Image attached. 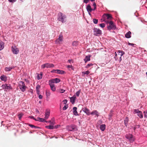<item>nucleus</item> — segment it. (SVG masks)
Here are the masks:
<instances>
[{"label": "nucleus", "instance_id": "1", "mask_svg": "<svg viewBox=\"0 0 147 147\" xmlns=\"http://www.w3.org/2000/svg\"><path fill=\"white\" fill-rule=\"evenodd\" d=\"M102 18L101 20L102 21H104L106 23L110 21H112V17L111 14H104L103 15Z\"/></svg>", "mask_w": 147, "mask_h": 147}, {"label": "nucleus", "instance_id": "2", "mask_svg": "<svg viewBox=\"0 0 147 147\" xmlns=\"http://www.w3.org/2000/svg\"><path fill=\"white\" fill-rule=\"evenodd\" d=\"M106 24L107 26L108 29L109 30L111 29L115 30L116 28V26L112 21H110Z\"/></svg>", "mask_w": 147, "mask_h": 147}, {"label": "nucleus", "instance_id": "3", "mask_svg": "<svg viewBox=\"0 0 147 147\" xmlns=\"http://www.w3.org/2000/svg\"><path fill=\"white\" fill-rule=\"evenodd\" d=\"M58 19L59 21H61L62 23H64L66 21V16L61 12L58 13Z\"/></svg>", "mask_w": 147, "mask_h": 147}, {"label": "nucleus", "instance_id": "4", "mask_svg": "<svg viewBox=\"0 0 147 147\" xmlns=\"http://www.w3.org/2000/svg\"><path fill=\"white\" fill-rule=\"evenodd\" d=\"M19 86L20 89L22 92L25 91L27 88L25 86L24 82L22 81L19 82Z\"/></svg>", "mask_w": 147, "mask_h": 147}, {"label": "nucleus", "instance_id": "5", "mask_svg": "<svg viewBox=\"0 0 147 147\" xmlns=\"http://www.w3.org/2000/svg\"><path fill=\"white\" fill-rule=\"evenodd\" d=\"M54 65L52 64H50L49 63H46L42 65L41 67L42 69H44L45 67L47 68H50L53 67H54Z\"/></svg>", "mask_w": 147, "mask_h": 147}, {"label": "nucleus", "instance_id": "6", "mask_svg": "<svg viewBox=\"0 0 147 147\" xmlns=\"http://www.w3.org/2000/svg\"><path fill=\"white\" fill-rule=\"evenodd\" d=\"M125 137L127 139L129 140L130 142H132L134 140V138L132 134H127L125 135Z\"/></svg>", "mask_w": 147, "mask_h": 147}, {"label": "nucleus", "instance_id": "7", "mask_svg": "<svg viewBox=\"0 0 147 147\" xmlns=\"http://www.w3.org/2000/svg\"><path fill=\"white\" fill-rule=\"evenodd\" d=\"M11 51L13 53L15 54H18L19 52V49L16 47L15 45H13L12 46Z\"/></svg>", "mask_w": 147, "mask_h": 147}, {"label": "nucleus", "instance_id": "8", "mask_svg": "<svg viewBox=\"0 0 147 147\" xmlns=\"http://www.w3.org/2000/svg\"><path fill=\"white\" fill-rule=\"evenodd\" d=\"M134 113H137V115L140 118H142L143 115L142 112L138 109H134Z\"/></svg>", "mask_w": 147, "mask_h": 147}, {"label": "nucleus", "instance_id": "9", "mask_svg": "<svg viewBox=\"0 0 147 147\" xmlns=\"http://www.w3.org/2000/svg\"><path fill=\"white\" fill-rule=\"evenodd\" d=\"M94 34H96V35L97 36L98 34H101L102 33V31L99 29L96 28H94Z\"/></svg>", "mask_w": 147, "mask_h": 147}, {"label": "nucleus", "instance_id": "10", "mask_svg": "<svg viewBox=\"0 0 147 147\" xmlns=\"http://www.w3.org/2000/svg\"><path fill=\"white\" fill-rule=\"evenodd\" d=\"M63 36L62 34H60L59 37V38L56 40V42L57 43H60L63 40Z\"/></svg>", "mask_w": 147, "mask_h": 147}, {"label": "nucleus", "instance_id": "11", "mask_svg": "<svg viewBox=\"0 0 147 147\" xmlns=\"http://www.w3.org/2000/svg\"><path fill=\"white\" fill-rule=\"evenodd\" d=\"M86 9L89 14L91 15V14L90 13L93 10V9L92 8L90 5L89 4L86 7Z\"/></svg>", "mask_w": 147, "mask_h": 147}, {"label": "nucleus", "instance_id": "12", "mask_svg": "<svg viewBox=\"0 0 147 147\" xmlns=\"http://www.w3.org/2000/svg\"><path fill=\"white\" fill-rule=\"evenodd\" d=\"M83 111L85 112L87 115H89L90 114V110L87 108L86 107L83 108Z\"/></svg>", "mask_w": 147, "mask_h": 147}, {"label": "nucleus", "instance_id": "13", "mask_svg": "<svg viewBox=\"0 0 147 147\" xmlns=\"http://www.w3.org/2000/svg\"><path fill=\"white\" fill-rule=\"evenodd\" d=\"M49 84L50 86L51 89L53 91H55L56 90V88L54 84L51 83H50Z\"/></svg>", "mask_w": 147, "mask_h": 147}, {"label": "nucleus", "instance_id": "14", "mask_svg": "<svg viewBox=\"0 0 147 147\" xmlns=\"http://www.w3.org/2000/svg\"><path fill=\"white\" fill-rule=\"evenodd\" d=\"M14 67H15L13 66H9L8 67H6L5 69L6 71H10L12 69L14 68Z\"/></svg>", "mask_w": 147, "mask_h": 147}, {"label": "nucleus", "instance_id": "15", "mask_svg": "<svg viewBox=\"0 0 147 147\" xmlns=\"http://www.w3.org/2000/svg\"><path fill=\"white\" fill-rule=\"evenodd\" d=\"M76 99V97L74 96H73L70 98V101L72 104H73L74 103Z\"/></svg>", "mask_w": 147, "mask_h": 147}, {"label": "nucleus", "instance_id": "16", "mask_svg": "<svg viewBox=\"0 0 147 147\" xmlns=\"http://www.w3.org/2000/svg\"><path fill=\"white\" fill-rule=\"evenodd\" d=\"M73 113L76 116L78 115L77 111V108L76 107H74L73 108Z\"/></svg>", "mask_w": 147, "mask_h": 147}, {"label": "nucleus", "instance_id": "17", "mask_svg": "<svg viewBox=\"0 0 147 147\" xmlns=\"http://www.w3.org/2000/svg\"><path fill=\"white\" fill-rule=\"evenodd\" d=\"M57 73L60 74H64L65 73V72L62 70H60L59 69H57L54 70Z\"/></svg>", "mask_w": 147, "mask_h": 147}, {"label": "nucleus", "instance_id": "18", "mask_svg": "<svg viewBox=\"0 0 147 147\" xmlns=\"http://www.w3.org/2000/svg\"><path fill=\"white\" fill-rule=\"evenodd\" d=\"M50 112L49 111H46V112L45 114V119H48L50 115Z\"/></svg>", "mask_w": 147, "mask_h": 147}, {"label": "nucleus", "instance_id": "19", "mask_svg": "<svg viewBox=\"0 0 147 147\" xmlns=\"http://www.w3.org/2000/svg\"><path fill=\"white\" fill-rule=\"evenodd\" d=\"M4 46V44L3 42L1 41H0V51L3 49Z\"/></svg>", "mask_w": 147, "mask_h": 147}, {"label": "nucleus", "instance_id": "20", "mask_svg": "<svg viewBox=\"0 0 147 147\" xmlns=\"http://www.w3.org/2000/svg\"><path fill=\"white\" fill-rule=\"evenodd\" d=\"M118 52L120 53H121V55H120L119 56L120 58V61H121L122 60L121 57L124 54V52L120 50H119Z\"/></svg>", "mask_w": 147, "mask_h": 147}, {"label": "nucleus", "instance_id": "21", "mask_svg": "<svg viewBox=\"0 0 147 147\" xmlns=\"http://www.w3.org/2000/svg\"><path fill=\"white\" fill-rule=\"evenodd\" d=\"M131 33L130 31H129L125 35V36L126 38H130L131 37Z\"/></svg>", "mask_w": 147, "mask_h": 147}, {"label": "nucleus", "instance_id": "22", "mask_svg": "<svg viewBox=\"0 0 147 147\" xmlns=\"http://www.w3.org/2000/svg\"><path fill=\"white\" fill-rule=\"evenodd\" d=\"M40 85L38 84H37L36 87V89L37 94H39V89H40Z\"/></svg>", "mask_w": 147, "mask_h": 147}, {"label": "nucleus", "instance_id": "23", "mask_svg": "<svg viewBox=\"0 0 147 147\" xmlns=\"http://www.w3.org/2000/svg\"><path fill=\"white\" fill-rule=\"evenodd\" d=\"M98 113L97 111L96 110H94L92 111L90 114L92 115H96L97 117L98 116Z\"/></svg>", "mask_w": 147, "mask_h": 147}, {"label": "nucleus", "instance_id": "24", "mask_svg": "<svg viewBox=\"0 0 147 147\" xmlns=\"http://www.w3.org/2000/svg\"><path fill=\"white\" fill-rule=\"evenodd\" d=\"M90 56L89 55L86 56L85 58L84 59V60L86 63L88 61H90Z\"/></svg>", "mask_w": 147, "mask_h": 147}, {"label": "nucleus", "instance_id": "25", "mask_svg": "<svg viewBox=\"0 0 147 147\" xmlns=\"http://www.w3.org/2000/svg\"><path fill=\"white\" fill-rule=\"evenodd\" d=\"M46 128L50 129H54V127L53 125H49L45 126Z\"/></svg>", "mask_w": 147, "mask_h": 147}, {"label": "nucleus", "instance_id": "26", "mask_svg": "<svg viewBox=\"0 0 147 147\" xmlns=\"http://www.w3.org/2000/svg\"><path fill=\"white\" fill-rule=\"evenodd\" d=\"M1 79V80L4 81H6V78L5 76L3 75L1 76L0 77Z\"/></svg>", "mask_w": 147, "mask_h": 147}, {"label": "nucleus", "instance_id": "27", "mask_svg": "<svg viewBox=\"0 0 147 147\" xmlns=\"http://www.w3.org/2000/svg\"><path fill=\"white\" fill-rule=\"evenodd\" d=\"M106 126L105 125L103 124L100 126V129L102 131H104L105 129Z\"/></svg>", "mask_w": 147, "mask_h": 147}, {"label": "nucleus", "instance_id": "28", "mask_svg": "<svg viewBox=\"0 0 147 147\" xmlns=\"http://www.w3.org/2000/svg\"><path fill=\"white\" fill-rule=\"evenodd\" d=\"M42 78V73H40V74H37V78L38 80H39Z\"/></svg>", "mask_w": 147, "mask_h": 147}, {"label": "nucleus", "instance_id": "29", "mask_svg": "<svg viewBox=\"0 0 147 147\" xmlns=\"http://www.w3.org/2000/svg\"><path fill=\"white\" fill-rule=\"evenodd\" d=\"M37 120L40 122H45V119L44 118L38 117L37 118Z\"/></svg>", "mask_w": 147, "mask_h": 147}, {"label": "nucleus", "instance_id": "30", "mask_svg": "<svg viewBox=\"0 0 147 147\" xmlns=\"http://www.w3.org/2000/svg\"><path fill=\"white\" fill-rule=\"evenodd\" d=\"M5 86H6V89L8 90H11L12 89V88L10 85H8L7 84V85H5Z\"/></svg>", "mask_w": 147, "mask_h": 147}, {"label": "nucleus", "instance_id": "31", "mask_svg": "<svg viewBox=\"0 0 147 147\" xmlns=\"http://www.w3.org/2000/svg\"><path fill=\"white\" fill-rule=\"evenodd\" d=\"M46 94L47 97L49 96L50 95V92L49 90H47L46 91Z\"/></svg>", "mask_w": 147, "mask_h": 147}, {"label": "nucleus", "instance_id": "32", "mask_svg": "<svg viewBox=\"0 0 147 147\" xmlns=\"http://www.w3.org/2000/svg\"><path fill=\"white\" fill-rule=\"evenodd\" d=\"M90 73V72L88 71H83L82 72V74L83 75H84L85 74L86 75H88L89 73Z\"/></svg>", "mask_w": 147, "mask_h": 147}, {"label": "nucleus", "instance_id": "33", "mask_svg": "<svg viewBox=\"0 0 147 147\" xmlns=\"http://www.w3.org/2000/svg\"><path fill=\"white\" fill-rule=\"evenodd\" d=\"M128 121V119L127 117H126L125 119L124 120V123L126 126V124L127 123Z\"/></svg>", "mask_w": 147, "mask_h": 147}, {"label": "nucleus", "instance_id": "34", "mask_svg": "<svg viewBox=\"0 0 147 147\" xmlns=\"http://www.w3.org/2000/svg\"><path fill=\"white\" fill-rule=\"evenodd\" d=\"M60 80L58 78H56L55 79V83H59L60 81Z\"/></svg>", "mask_w": 147, "mask_h": 147}, {"label": "nucleus", "instance_id": "35", "mask_svg": "<svg viewBox=\"0 0 147 147\" xmlns=\"http://www.w3.org/2000/svg\"><path fill=\"white\" fill-rule=\"evenodd\" d=\"M70 127L72 129L70 130V131H72L73 130H75L76 129V126L75 125H72Z\"/></svg>", "mask_w": 147, "mask_h": 147}, {"label": "nucleus", "instance_id": "36", "mask_svg": "<svg viewBox=\"0 0 147 147\" xmlns=\"http://www.w3.org/2000/svg\"><path fill=\"white\" fill-rule=\"evenodd\" d=\"M23 115V114L22 113H20L18 115V117L19 119V120H20L21 119Z\"/></svg>", "mask_w": 147, "mask_h": 147}, {"label": "nucleus", "instance_id": "37", "mask_svg": "<svg viewBox=\"0 0 147 147\" xmlns=\"http://www.w3.org/2000/svg\"><path fill=\"white\" fill-rule=\"evenodd\" d=\"M65 91V90H63V89H60L58 90V92H60V93H63Z\"/></svg>", "mask_w": 147, "mask_h": 147}, {"label": "nucleus", "instance_id": "38", "mask_svg": "<svg viewBox=\"0 0 147 147\" xmlns=\"http://www.w3.org/2000/svg\"><path fill=\"white\" fill-rule=\"evenodd\" d=\"M93 22L94 24H97L98 22V20L95 19H93Z\"/></svg>", "mask_w": 147, "mask_h": 147}, {"label": "nucleus", "instance_id": "39", "mask_svg": "<svg viewBox=\"0 0 147 147\" xmlns=\"http://www.w3.org/2000/svg\"><path fill=\"white\" fill-rule=\"evenodd\" d=\"M99 26L102 28H104L105 26V24L104 23L100 24H99Z\"/></svg>", "mask_w": 147, "mask_h": 147}, {"label": "nucleus", "instance_id": "40", "mask_svg": "<svg viewBox=\"0 0 147 147\" xmlns=\"http://www.w3.org/2000/svg\"><path fill=\"white\" fill-rule=\"evenodd\" d=\"M92 65H93V64H92V63H89V64H88L87 65H86V68H88L89 67H90L91 66H92Z\"/></svg>", "mask_w": 147, "mask_h": 147}, {"label": "nucleus", "instance_id": "41", "mask_svg": "<svg viewBox=\"0 0 147 147\" xmlns=\"http://www.w3.org/2000/svg\"><path fill=\"white\" fill-rule=\"evenodd\" d=\"M144 117L147 118V110L146 111H144Z\"/></svg>", "mask_w": 147, "mask_h": 147}, {"label": "nucleus", "instance_id": "42", "mask_svg": "<svg viewBox=\"0 0 147 147\" xmlns=\"http://www.w3.org/2000/svg\"><path fill=\"white\" fill-rule=\"evenodd\" d=\"M80 92V90L79 91H78L76 92V94L77 96H79Z\"/></svg>", "mask_w": 147, "mask_h": 147}, {"label": "nucleus", "instance_id": "43", "mask_svg": "<svg viewBox=\"0 0 147 147\" xmlns=\"http://www.w3.org/2000/svg\"><path fill=\"white\" fill-rule=\"evenodd\" d=\"M113 111L112 110H111L110 111V113L109 114V116L110 117H111L113 116Z\"/></svg>", "mask_w": 147, "mask_h": 147}, {"label": "nucleus", "instance_id": "44", "mask_svg": "<svg viewBox=\"0 0 147 147\" xmlns=\"http://www.w3.org/2000/svg\"><path fill=\"white\" fill-rule=\"evenodd\" d=\"M51 83L53 84L55 83V79H53L52 80H50L49 81V83Z\"/></svg>", "mask_w": 147, "mask_h": 147}, {"label": "nucleus", "instance_id": "45", "mask_svg": "<svg viewBox=\"0 0 147 147\" xmlns=\"http://www.w3.org/2000/svg\"><path fill=\"white\" fill-rule=\"evenodd\" d=\"M49 122L50 123L51 125H54L55 124V123L54 121L51 122V121H49Z\"/></svg>", "mask_w": 147, "mask_h": 147}, {"label": "nucleus", "instance_id": "46", "mask_svg": "<svg viewBox=\"0 0 147 147\" xmlns=\"http://www.w3.org/2000/svg\"><path fill=\"white\" fill-rule=\"evenodd\" d=\"M7 84H3L2 86V87L3 89H6V86L5 85H7Z\"/></svg>", "mask_w": 147, "mask_h": 147}, {"label": "nucleus", "instance_id": "47", "mask_svg": "<svg viewBox=\"0 0 147 147\" xmlns=\"http://www.w3.org/2000/svg\"><path fill=\"white\" fill-rule=\"evenodd\" d=\"M89 0H84V2L86 3H88L89 2Z\"/></svg>", "mask_w": 147, "mask_h": 147}, {"label": "nucleus", "instance_id": "48", "mask_svg": "<svg viewBox=\"0 0 147 147\" xmlns=\"http://www.w3.org/2000/svg\"><path fill=\"white\" fill-rule=\"evenodd\" d=\"M67 67L69 68H72L73 67L72 66V65H68L67 66Z\"/></svg>", "mask_w": 147, "mask_h": 147}, {"label": "nucleus", "instance_id": "49", "mask_svg": "<svg viewBox=\"0 0 147 147\" xmlns=\"http://www.w3.org/2000/svg\"><path fill=\"white\" fill-rule=\"evenodd\" d=\"M67 108V107L66 106H65L63 108V110H65Z\"/></svg>", "mask_w": 147, "mask_h": 147}, {"label": "nucleus", "instance_id": "50", "mask_svg": "<svg viewBox=\"0 0 147 147\" xmlns=\"http://www.w3.org/2000/svg\"><path fill=\"white\" fill-rule=\"evenodd\" d=\"M29 126H30V127H31L32 128H33L34 127V125L31 124H29Z\"/></svg>", "mask_w": 147, "mask_h": 147}, {"label": "nucleus", "instance_id": "51", "mask_svg": "<svg viewBox=\"0 0 147 147\" xmlns=\"http://www.w3.org/2000/svg\"><path fill=\"white\" fill-rule=\"evenodd\" d=\"M67 100L66 99H65L63 101V102H64V104H66L67 102Z\"/></svg>", "mask_w": 147, "mask_h": 147}, {"label": "nucleus", "instance_id": "52", "mask_svg": "<svg viewBox=\"0 0 147 147\" xmlns=\"http://www.w3.org/2000/svg\"><path fill=\"white\" fill-rule=\"evenodd\" d=\"M39 98L40 99H41L42 98V96L41 95H40L39 96Z\"/></svg>", "mask_w": 147, "mask_h": 147}, {"label": "nucleus", "instance_id": "53", "mask_svg": "<svg viewBox=\"0 0 147 147\" xmlns=\"http://www.w3.org/2000/svg\"><path fill=\"white\" fill-rule=\"evenodd\" d=\"M10 2H15L16 0H8Z\"/></svg>", "mask_w": 147, "mask_h": 147}, {"label": "nucleus", "instance_id": "54", "mask_svg": "<svg viewBox=\"0 0 147 147\" xmlns=\"http://www.w3.org/2000/svg\"><path fill=\"white\" fill-rule=\"evenodd\" d=\"M77 43L76 42H73L72 44L73 45H76Z\"/></svg>", "mask_w": 147, "mask_h": 147}, {"label": "nucleus", "instance_id": "55", "mask_svg": "<svg viewBox=\"0 0 147 147\" xmlns=\"http://www.w3.org/2000/svg\"><path fill=\"white\" fill-rule=\"evenodd\" d=\"M129 45H131L132 46H134V44L133 43H128Z\"/></svg>", "mask_w": 147, "mask_h": 147}, {"label": "nucleus", "instance_id": "56", "mask_svg": "<svg viewBox=\"0 0 147 147\" xmlns=\"http://www.w3.org/2000/svg\"><path fill=\"white\" fill-rule=\"evenodd\" d=\"M93 5L94 7H96V3L95 2L93 3Z\"/></svg>", "mask_w": 147, "mask_h": 147}, {"label": "nucleus", "instance_id": "57", "mask_svg": "<svg viewBox=\"0 0 147 147\" xmlns=\"http://www.w3.org/2000/svg\"><path fill=\"white\" fill-rule=\"evenodd\" d=\"M136 128H139L140 127V125H138L136 126Z\"/></svg>", "mask_w": 147, "mask_h": 147}, {"label": "nucleus", "instance_id": "58", "mask_svg": "<svg viewBox=\"0 0 147 147\" xmlns=\"http://www.w3.org/2000/svg\"><path fill=\"white\" fill-rule=\"evenodd\" d=\"M54 128H58V126H59L58 125H57V126H54Z\"/></svg>", "mask_w": 147, "mask_h": 147}, {"label": "nucleus", "instance_id": "59", "mask_svg": "<svg viewBox=\"0 0 147 147\" xmlns=\"http://www.w3.org/2000/svg\"><path fill=\"white\" fill-rule=\"evenodd\" d=\"M115 58L116 59V60H117L116 59V57H117V54L116 53V52H115Z\"/></svg>", "mask_w": 147, "mask_h": 147}, {"label": "nucleus", "instance_id": "60", "mask_svg": "<svg viewBox=\"0 0 147 147\" xmlns=\"http://www.w3.org/2000/svg\"><path fill=\"white\" fill-rule=\"evenodd\" d=\"M34 127L35 128V129L39 128V127H38L37 126H34Z\"/></svg>", "mask_w": 147, "mask_h": 147}, {"label": "nucleus", "instance_id": "61", "mask_svg": "<svg viewBox=\"0 0 147 147\" xmlns=\"http://www.w3.org/2000/svg\"><path fill=\"white\" fill-rule=\"evenodd\" d=\"M96 7H94V9H93V10H95L96 9Z\"/></svg>", "mask_w": 147, "mask_h": 147}, {"label": "nucleus", "instance_id": "62", "mask_svg": "<svg viewBox=\"0 0 147 147\" xmlns=\"http://www.w3.org/2000/svg\"><path fill=\"white\" fill-rule=\"evenodd\" d=\"M72 61V60H68V62H69V63H70Z\"/></svg>", "mask_w": 147, "mask_h": 147}, {"label": "nucleus", "instance_id": "63", "mask_svg": "<svg viewBox=\"0 0 147 147\" xmlns=\"http://www.w3.org/2000/svg\"><path fill=\"white\" fill-rule=\"evenodd\" d=\"M118 56H119L120 55H121V53H119L118 52Z\"/></svg>", "mask_w": 147, "mask_h": 147}, {"label": "nucleus", "instance_id": "64", "mask_svg": "<svg viewBox=\"0 0 147 147\" xmlns=\"http://www.w3.org/2000/svg\"><path fill=\"white\" fill-rule=\"evenodd\" d=\"M136 126L135 127H134V130H135L136 129Z\"/></svg>", "mask_w": 147, "mask_h": 147}]
</instances>
